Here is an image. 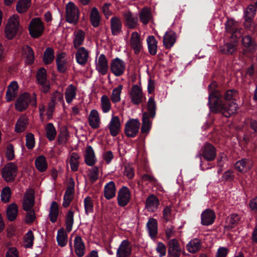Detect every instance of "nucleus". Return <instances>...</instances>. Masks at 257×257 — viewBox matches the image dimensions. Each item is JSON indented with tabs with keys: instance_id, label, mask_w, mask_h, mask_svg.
I'll return each mask as SVG.
<instances>
[{
	"instance_id": "f3484780",
	"label": "nucleus",
	"mask_w": 257,
	"mask_h": 257,
	"mask_svg": "<svg viewBox=\"0 0 257 257\" xmlns=\"http://www.w3.org/2000/svg\"><path fill=\"white\" fill-rule=\"evenodd\" d=\"M131 198V193L129 189L123 186L118 192L117 203L121 207L125 206L130 202Z\"/></svg>"
},
{
	"instance_id": "7c9ffc66",
	"label": "nucleus",
	"mask_w": 257,
	"mask_h": 257,
	"mask_svg": "<svg viewBox=\"0 0 257 257\" xmlns=\"http://www.w3.org/2000/svg\"><path fill=\"white\" fill-rule=\"evenodd\" d=\"M28 124V118L26 115H21L15 125V131L17 133H22L25 131Z\"/></svg>"
},
{
	"instance_id": "6e6d98bb",
	"label": "nucleus",
	"mask_w": 257,
	"mask_h": 257,
	"mask_svg": "<svg viewBox=\"0 0 257 257\" xmlns=\"http://www.w3.org/2000/svg\"><path fill=\"white\" fill-rule=\"evenodd\" d=\"M23 55L25 58V61L27 64L30 65L33 63L35 56L33 49H23Z\"/></svg>"
},
{
	"instance_id": "13d9d810",
	"label": "nucleus",
	"mask_w": 257,
	"mask_h": 257,
	"mask_svg": "<svg viewBox=\"0 0 257 257\" xmlns=\"http://www.w3.org/2000/svg\"><path fill=\"white\" fill-rule=\"evenodd\" d=\"M89 180L91 183H94L98 178L99 170L97 167H93L89 170L88 174Z\"/></svg>"
},
{
	"instance_id": "338daca9",
	"label": "nucleus",
	"mask_w": 257,
	"mask_h": 257,
	"mask_svg": "<svg viewBox=\"0 0 257 257\" xmlns=\"http://www.w3.org/2000/svg\"><path fill=\"white\" fill-rule=\"evenodd\" d=\"M256 8L255 6L250 5L248 6L245 11V16L246 17V22H249L251 18H252L255 14Z\"/></svg>"
},
{
	"instance_id": "9b49d317",
	"label": "nucleus",
	"mask_w": 257,
	"mask_h": 257,
	"mask_svg": "<svg viewBox=\"0 0 257 257\" xmlns=\"http://www.w3.org/2000/svg\"><path fill=\"white\" fill-rule=\"evenodd\" d=\"M169 257H180L181 253L180 244L176 238L169 239L167 242Z\"/></svg>"
},
{
	"instance_id": "423d86ee",
	"label": "nucleus",
	"mask_w": 257,
	"mask_h": 257,
	"mask_svg": "<svg viewBox=\"0 0 257 257\" xmlns=\"http://www.w3.org/2000/svg\"><path fill=\"white\" fill-rule=\"evenodd\" d=\"M79 18L78 8L72 2H69L66 7V20L69 23L76 24Z\"/></svg>"
},
{
	"instance_id": "ea45409f",
	"label": "nucleus",
	"mask_w": 257,
	"mask_h": 257,
	"mask_svg": "<svg viewBox=\"0 0 257 257\" xmlns=\"http://www.w3.org/2000/svg\"><path fill=\"white\" fill-rule=\"evenodd\" d=\"M46 136L47 138L50 141H53L56 136L57 132L52 123H47L45 127Z\"/></svg>"
},
{
	"instance_id": "a18cd8bd",
	"label": "nucleus",
	"mask_w": 257,
	"mask_h": 257,
	"mask_svg": "<svg viewBox=\"0 0 257 257\" xmlns=\"http://www.w3.org/2000/svg\"><path fill=\"white\" fill-rule=\"evenodd\" d=\"M74 223V211L70 210L68 211L65 217V226L67 232L72 230Z\"/></svg>"
},
{
	"instance_id": "4468645a",
	"label": "nucleus",
	"mask_w": 257,
	"mask_h": 257,
	"mask_svg": "<svg viewBox=\"0 0 257 257\" xmlns=\"http://www.w3.org/2000/svg\"><path fill=\"white\" fill-rule=\"evenodd\" d=\"M34 190L33 189H28L26 191L23 197L22 202L23 209L26 211L31 210L34 205Z\"/></svg>"
},
{
	"instance_id": "c9c22d12",
	"label": "nucleus",
	"mask_w": 257,
	"mask_h": 257,
	"mask_svg": "<svg viewBox=\"0 0 257 257\" xmlns=\"http://www.w3.org/2000/svg\"><path fill=\"white\" fill-rule=\"evenodd\" d=\"M76 87L73 84H70L66 88L65 92V96L66 102L70 103L76 95Z\"/></svg>"
},
{
	"instance_id": "412c9836",
	"label": "nucleus",
	"mask_w": 257,
	"mask_h": 257,
	"mask_svg": "<svg viewBox=\"0 0 257 257\" xmlns=\"http://www.w3.org/2000/svg\"><path fill=\"white\" fill-rule=\"evenodd\" d=\"M108 63L104 54H101L96 61V69L102 75L106 74L108 70Z\"/></svg>"
},
{
	"instance_id": "0eeeda50",
	"label": "nucleus",
	"mask_w": 257,
	"mask_h": 257,
	"mask_svg": "<svg viewBox=\"0 0 257 257\" xmlns=\"http://www.w3.org/2000/svg\"><path fill=\"white\" fill-rule=\"evenodd\" d=\"M29 29L30 34L32 37L38 38L44 32V24L39 18H34L31 21Z\"/></svg>"
},
{
	"instance_id": "c03bdc74",
	"label": "nucleus",
	"mask_w": 257,
	"mask_h": 257,
	"mask_svg": "<svg viewBox=\"0 0 257 257\" xmlns=\"http://www.w3.org/2000/svg\"><path fill=\"white\" fill-rule=\"evenodd\" d=\"M100 105L102 111L104 113L108 112L111 108L109 98L106 95H103L100 99Z\"/></svg>"
},
{
	"instance_id": "bb28decb",
	"label": "nucleus",
	"mask_w": 257,
	"mask_h": 257,
	"mask_svg": "<svg viewBox=\"0 0 257 257\" xmlns=\"http://www.w3.org/2000/svg\"><path fill=\"white\" fill-rule=\"evenodd\" d=\"M84 158L85 162L88 166H93L95 164L96 159L94 152L90 146L86 147Z\"/></svg>"
},
{
	"instance_id": "473e14b6",
	"label": "nucleus",
	"mask_w": 257,
	"mask_h": 257,
	"mask_svg": "<svg viewBox=\"0 0 257 257\" xmlns=\"http://www.w3.org/2000/svg\"><path fill=\"white\" fill-rule=\"evenodd\" d=\"M18 208L17 205L15 203L10 204L7 209V216L9 221H14L17 217Z\"/></svg>"
},
{
	"instance_id": "dca6fc26",
	"label": "nucleus",
	"mask_w": 257,
	"mask_h": 257,
	"mask_svg": "<svg viewBox=\"0 0 257 257\" xmlns=\"http://www.w3.org/2000/svg\"><path fill=\"white\" fill-rule=\"evenodd\" d=\"M74 181L72 178L70 179V184L67 187L63 197L62 205L64 208L68 207L74 198Z\"/></svg>"
},
{
	"instance_id": "e433bc0d",
	"label": "nucleus",
	"mask_w": 257,
	"mask_h": 257,
	"mask_svg": "<svg viewBox=\"0 0 257 257\" xmlns=\"http://www.w3.org/2000/svg\"><path fill=\"white\" fill-rule=\"evenodd\" d=\"M35 164L36 168L40 172H45L47 169V162L45 157L44 156H40L37 158Z\"/></svg>"
},
{
	"instance_id": "5701e85b",
	"label": "nucleus",
	"mask_w": 257,
	"mask_h": 257,
	"mask_svg": "<svg viewBox=\"0 0 257 257\" xmlns=\"http://www.w3.org/2000/svg\"><path fill=\"white\" fill-rule=\"evenodd\" d=\"M74 251L78 257H82L85 254V245L81 236H77L74 240Z\"/></svg>"
},
{
	"instance_id": "a878e982",
	"label": "nucleus",
	"mask_w": 257,
	"mask_h": 257,
	"mask_svg": "<svg viewBox=\"0 0 257 257\" xmlns=\"http://www.w3.org/2000/svg\"><path fill=\"white\" fill-rule=\"evenodd\" d=\"M77 62L82 66L85 65L89 59V52L86 49H78L76 54Z\"/></svg>"
},
{
	"instance_id": "b1692460",
	"label": "nucleus",
	"mask_w": 257,
	"mask_h": 257,
	"mask_svg": "<svg viewBox=\"0 0 257 257\" xmlns=\"http://www.w3.org/2000/svg\"><path fill=\"white\" fill-rule=\"evenodd\" d=\"M125 25L130 28H135L138 25V19L137 16H133L130 11H126L123 13Z\"/></svg>"
},
{
	"instance_id": "6ab92c4d",
	"label": "nucleus",
	"mask_w": 257,
	"mask_h": 257,
	"mask_svg": "<svg viewBox=\"0 0 257 257\" xmlns=\"http://www.w3.org/2000/svg\"><path fill=\"white\" fill-rule=\"evenodd\" d=\"M202 247V241L198 238L191 239L186 244V249L191 253L199 251Z\"/></svg>"
},
{
	"instance_id": "4d7b16f0",
	"label": "nucleus",
	"mask_w": 257,
	"mask_h": 257,
	"mask_svg": "<svg viewBox=\"0 0 257 257\" xmlns=\"http://www.w3.org/2000/svg\"><path fill=\"white\" fill-rule=\"evenodd\" d=\"M85 212L86 214L92 213L93 211V203L91 198L89 196L84 199Z\"/></svg>"
},
{
	"instance_id": "a19ab883",
	"label": "nucleus",
	"mask_w": 257,
	"mask_h": 257,
	"mask_svg": "<svg viewBox=\"0 0 257 257\" xmlns=\"http://www.w3.org/2000/svg\"><path fill=\"white\" fill-rule=\"evenodd\" d=\"M57 241L60 246H65L67 242V234L63 228L58 229L57 235Z\"/></svg>"
},
{
	"instance_id": "09e8293b",
	"label": "nucleus",
	"mask_w": 257,
	"mask_h": 257,
	"mask_svg": "<svg viewBox=\"0 0 257 257\" xmlns=\"http://www.w3.org/2000/svg\"><path fill=\"white\" fill-rule=\"evenodd\" d=\"M130 42L133 48H141L142 47L140 36L136 32L132 34Z\"/></svg>"
},
{
	"instance_id": "20e7f679",
	"label": "nucleus",
	"mask_w": 257,
	"mask_h": 257,
	"mask_svg": "<svg viewBox=\"0 0 257 257\" xmlns=\"http://www.w3.org/2000/svg\"><path fill=\"white\" fill-rule=\"evenodd\" d=\"M20 27L19 16L14 15L10 17L5 28L6 37L9 39H13L17 34Z\"/></svg>"
},
{
	"instance_id": "f257e3e1",
	"label": "nucleus",
	"mask_w": 257,
	"mask_h": 257,
	"mask_svg": "<svg viewBox=\"0 0 257 257\" xmlns=\"http://www.w3.org/2000/svg\"><path fill=\"white\" fill-rule=\"evenodd\" d=\"M221 95L218 92L213 91L208 97V103L212 111L221 112L224 116L228 117L235 114L238 108L237 104L233 102L223 103Z\"/></svg>"
},
{
	"instance_id": "5fc2aeb1",
	"label": "nucleus",
	"mask_w": 257,
	"mask_h": 257,
	"mask_svg": "<svg viewBox=\"0 0 257 257\" xmlns=\"http://www.w3.org/2000/svg\"><path fill=\"white\" fill-rule=\"evenodd\" d=\"M151 18L150 11L148 8H144L140 13V19L142 23L146 25Z\"/></svg>"
},
{
	"instance_id": "f704fd0d",
	"label": "nucleus",
	"mask_w": 257,
	"mask_h": 257,
	"mask_svg": "<svg viewBox=\"0 0 257 257\" xmlns=\"http://www.w3.org/2000/svg\"><path fill=\"white\" fill-rule=\"evenodd\" d=\"M79 159L80 156L77 153L73 152L70 155L68 161L72 171L75 172L78 170L79 166Z\"/></svg>"
},
{
	"instance_id": "603ef678",
	"label": "nucleus",
	"mask_w": 257,
	"mask_h": 257,
	"mask_svg": "<svg viewBox=\"0 0 257 257\" xmlns=\"http://www.w3.org/2000/svg\"><path fill=\"white\" fill-rule=\"evenodd\" d=\"M31 0H19L17 5V10L20 13L26 12L30 7Z\"/></svg>"
},
{
	"instance_id": "aec40b11",
	"label": "nucleus",
	"mask_w": 257,
	"mask_h": 257,
	"mask_svg": "<svg viewBox=\"0 0 257 257\" xmlns=\"http://www.w3.org/2000/svg\"><path fill=\"white\" fill-rule=\"evenodd\" d=\"M201 223L204 225H209L212 224L215 219L214 212L210 209L205 210L201 214Z\"/></svg>"
},
{
	"instance_id": "6e6552de",
	"label": "nucleus",
	"mask_w": 257,
	"mask_h": 257,
	"mask_svg": "<svg viewBox=\"0 0 257 257\" xmlns=\"http://www.w3.org/2000/svg\"><path fill=\"white\" fill-rule=\"evenodd\" d=\"M140 122L138 119H130L125 123L124 133L127 137L134 138L138 132L140 127Z\"/></svg>"
},
{
	"instance_id": "49530a36",
	"label": "nucleus",
	"mask_w": 257,
	"mask_h": 257,
	"mask_svg": "<svg viewBox=\"0 0 257 257\" xmlns=\"http://www.w3.org/2000/svg\"><path fill=\"white\" fill-rule=\"evenodd\" d=\"M84 38L85 33L83 31L79 30L74 33V39L73 42L75 48L82 44Z\"/></svg>"
},
{
	"instance_id": "c756f323",
	"label": "nucleus",
	"mask_w": 257,
	"mask_h": 257,
	"mask_svg": "<svg viewBox=\"0 0 257 257\" xmlns=\"http://www.w3.org/2000/svg\"><path fill=\"white\" fill-rule=\"evenodd\" d=\"M151 117L148 112H144L143 114L142 125L141 128L142 134H148L152 126V122L150 120Z\"/></svg>"
},
{
	"instance_id": "39448f33",
	"label": "nucleus",
	"mask_w": 257,
	"mask_h": 257,
	"mask_svg": "<svg viewBox=\"0 0 257 257\" xmlns=\"http://www.w3.org/2000/svg\"><path fill=\"white\" fill-rule=\"evenodd\" d=\"M17 165L13 162L7 163L2 170V177L7 182H13L17 176Z\"/></svg>"
},
{
	"instance_id": "f03ea898",
	"label": "nucleus",
	"mask_w": 257,
	"mask_h": 257,
	"mask_svg": "<svg viewBox=\"0 0 257 257\" xmlns=\"http://www.w3.org/2000/svg\"><path fill=\"white\" fill-rule=\"evenodd\" d=\"M224 26L226 33L230 35V42L227 43V48H234L236 47L244 31L239 23L232 19H228L224 23Z\"/></svg>"
},
{
	"instance_id": "864d4df0",
	"label": "nucleus",
	"mask_w": 257,
	"mask_h": 257,
	"mask_svg": "<svg viewBox=\"0 0 257 257\" xmlns=\"http://www.w3.org/2000/svg\"><path fill=\"white\" fill-rule=\"evenodd\" d=\"M156 108V104L154 100V98L151 97L148 101L147 109L148 112H147L149 113L150 116L152 118H154L155 116Z\"/></svg>"
},
{
	"instance_id": "72a5a7b5",
	"label": "nucleus",
	"mask_w": 257,
	"mask_h": 257,
	"mask_svg": "<svg viewBox=\"0 0 257 257\" xmlns=\"http://www.w3.org/2000/svg\"><path fill=\"white\" fill-rule=\"evenodd\" d=\"M66 54L61 53L57 56L56 62L57 64V70L58 71L64 73L66 70L65 65L66 60L65 59Z\"/></svg>"
},
{
	"instance_id": "58836bf2",
	"label": "nucleus",
	"mask_w": 257,
	"mask_h": 257,
	"mask_svg": "<svg viewBox=\"0 0 257 257\" xmlns=\"http://www.w3.org/2000/svg\"><path fill=\"white\" fill-rule=\"evenodd\" d=\"M111 30L113 35L118 34L121 29V23L120 20L116 17L111 18L110 20Z\"/></svg>"
},
{
	"instance_id": "2eb2a0df",
	"label": "nucleus",
	"mask_w": 257,
	"mask_h": 257,
	"mask_svg": "<svg viewBox=\"0 0 257 257\" xmlns=\"http://www.w3.org/2000/svg\"><path fill=\"white\" fill-rule=\"evenodd\" d=\"M132 247L128 239L123 240L116 251V257H130L132 254Z\"/></svg>"
},
{
	"instance_id": "0e129e2a",
	"label": "nucleus",
	"mask_w": 257,
	"mask_h": 257,
	"mask_svg": "<svg viewBox=\"0 0 257 257\" xmlns=\"http://www.w3.org/2000/svg\"><path fill=\"white\" fill-rule=\"evenodd\" d=\"M1 200L4 203L9 202L11 196V190L9 187H5L1 192Z\"/></svg>"
},
{
	"instance_id": "4be33fe9",
	"label": "nucleus",
	"mask_w": 257,
	"mask_h": 257,
	"mask_svg": "<svg viewBox=\"0 0 257 257\" xmlns=\"http://www.w3.org/2000/svg\"><path fill=\"white\" fill-rule=\"evenodd\" d=\"M159 201L157 197L153 194L150 195L146 200V208L148 211L154 212L158 208Z\"/></svg>"
},
{
	"instance_id": "1a4fd4ad",
	"label": "nucleus",
	"mask_w": 257,
	"mask_h": 257,
	"mask_svg": "<svg viewBox=\"0 0 257 257\" xmlns=\"http://www.w3.org/2000/svg\"><path fill=\"white\" fill-rule=\"evenodd\" d=\"M125 67V62L118 58L113 59L110 62V71L116 77L120 76L123 74Z\"/></svg>"
},
{
	"instance_id": "9d476101",
	"label": "nucleus",
	"mask_w": 257,
	"mask_h": 257,
	"mask_svg": "<svg viewBox=\"0 0 257 257\" xmlns=\"http://www.w3.org/2000/svg\"><path fill=\"white\" fill-rule=\"evenodd\" d=\"M131 102L136 105L140 104L145 99L142 88L138 85H134L130 93Z\"/></svg>"
},
{
	"instance_id": "4c0bfd02",
	"label": "nucleus",
	"mask_w": 257,
	"mask_h": 257,
	"mask_svg": "<svg viewBox=\"0 0 257 257\" xmlns=\"http://www.w3.org/2000/svg\"><path fill=\"white\" fill-rule=\"evenodd\" d=\"M90 19L91 24L94 27H97L99 25L100 16L98 10L95 7L93 8L91 11Z\"/></svg>"
},
{
	"instance_id": "052dcab7",
	"label": "nucleus",
	"mask_w": 257,
	"mask_h": 257,
	"mask_svg": "<svg viewBox=\"0 0 257 257\" xmlns=\"http://www.w3.org/2000/svg\"><path fill=\"white\" fill-rule=\"evenodd\" d=\"M6 157L9 161H11L15 158V149L14 146L9 143L7 145L6 148Z\"/></svg>"
},
{
	"instance_id": "e2e57ef3",
	"label": "nucleus",
	"mask_w": 257,
	"mask_h": 257,
	"mask_svg": "<svg viewBox=\"0 0 257 257\" xmlns=\"http://www.w3.org/2000/svg\"><path fill=\"white\" fill-rule=\"evenodd\" d=\"M37 82H41L48 80L47 79V71L44 68H41L37 72L36 74Z\"/></svg>"
},
{
	"instance_id": "680f3d73",
	"label": "nucleus",
	"mask_w": 257,
	"mask_h": 257,
	"mask_svg": "<svg viewBox=\"0 0 257 257\" xmlns=\"http://www.w3.org/2000/svg\"><path fill=\"white\" fill-rule=\"evenodd\" d=\"M34 236L33 232L30 230L24 238V246L26 248L31 247L33 244Z\"/></svg>"
},
{
	"instance_id": "7ed1b4c3",
	"label": "nucleus",
	"mask_w": 257,
	"mask_h": 257,
	"mask_svg": "<svg viewBox=\"0 0 257 257\" xmlns=\"http://www.w3.org/2000/svg\"><path fill=\"white\" fill-rule=\"evenodd\" d=\"M29 103L34 107L37 106V95L35 93L31 95L28 92H24L17 98L15 108L18 111H23L28 108Z\"/></svg>"
},
{
	"instance_id": "ddd939ff",
	"label": "nucleus",
	"mask_w": 257,
	"mask_h": 257,
	"mask_svg": "<svg viewBox=\"0 0 257 257\" xmlns=\"http://www.w3.org/2000/svg\"><path fill=\"white\" fill-rule=\"evenodd\" d=\"M107 127L111 136H117L121 131V122L119 117L112 115Z\"/></svg>"
},
{
	"instance_id": "de8ad7c7",
	"label": "nucleus",
	"mask_w": 257,
	"mask_h": 257,
	"mask_svg": "<svg viewBox=\"0 0 257 257\" xmlns=\"http://www.w3.org/2000/svg\"><path fill=\"white\" fill-rule=\"evenodd\" d=\"M241 43L246 48H255L257 46L255 40L248 35L242 37Z\"/></svg>"
},
{
	"instance_id": "2f4dec72",
	"label": "nucleus",
	"mask_w": 257,
	"mask_h": 257,
	"mask_svg": "<svg viewBox=\"0 0 257 257\" xmlns=\"http://www.w3.org/2000/svg\"><path fill=\"white\" fill-rule=\"evenodd\" d=\"M59 214V206L56 201H53L50 207L49 217L52 223L56 222Z\"/></svg>"
},
{
	"instance_id": "c85d7f7f",
	"label": "nucleus",
	"mask_w": 257,
	"mask_h": 257,
	"mask_svg": "<svg viewBox=\"0 0 257 257\" xmlns=\"http://www.w3.org/2000/svg\"><path fill=\"white\" fill-rule=\"evenodd\" d=\"M252 163L249 160L242 159L236 162L235 168L238 171L245 172L250 169Z\"/></svg>"
},
{
	"instance_id": "f8f14e48",
	"label": "nucleus",
	"mask_w": 257,
	"mask_h": 257,
	"mask_svg": "<svg viewBox=\"0 0 257 257\" xmlns=\"http://www.w3.org/2000/svg\"><path fill=\"white\" fill-rule=\"evenodd\" d=\"M201 152L199 156H202L207 161L214 160L216 156V149L210 143H206L202 147Z\"/></svg>"
},
{
	"instance_id": "bf43d9fd",
	"label": "nucleus",
	"mask_w": 257,
	"mask_h": 257,
	"mask_svg": "<svg viewBox=\"0 0 257 257\" xmlns=\"http://www.w3.org/2000/svg\"><path fill=\"white\" fill-rule=\"evenodd\" d=\"M238 97V92L235 89L228 90L224 95V99L226 101H235Z\"/></svg>"
},
{
	"instance_id": "a211bd4d",
	"label": "nucleus",
	"mask_w": 257,
	"mask_h": 257,
	"mask_svg": "<svg viewBox=\"0 0 257 257\" xmlns=\"http://www.w3.org/2000/svg\"><path fill=\"white\" fill-rule=\"evenodd\" d=\"M88 122L90 126L93 129H97L99 127L101 119L97 110L92 109L90 111L88 116Z\"/></svg>"
},
{
	"instance_id": "8fccbe9b",
	"label": "nucleus",
	"mask_w": 257,
	"mask_h": 257,
	"mask_svg": "<svg viewBox=\"0 0 257 257\" xmlns=\"http://www.w3.org/2000/svg\"><path fill=\"white\" fill-rule=\"evenodd\" d=\"M240 217L237 214H231L227 218L228 224L226 226L228 229L236 226L240 220Z\"/></svg>"
},
{
	"instance_id": "3c124183",
	"label": "nucleus",
	"mask_w": 257,
	"mask_h": 257,
	"mask_svg": "<svg viewBox=\"0 0 257 257\" xmlns=\"http://www.w3.org/2000/svg\"><path fill=\"white\" fill-rule=\"evenodd\" d=\"M122 89V85H119L117 87L113 89L111 95V100L114 103L120 101V94Z\"/></svg>"
},
{
	"instance_id": "774afa93",
	"label": "nucleus",
	"mask_w": 257,
	"mask_h": 257,
	"mask_svg": "<svg viewBox=\"0 0 257 257\" xmlns=\"http://www.w3.org/2000/svg\"><path fill=\"white\" fill-rule=\"evenodd\" d=\"M26 145L28 149L31 150L35 146V139L34 135L32 133H28L26 136Z\"/></svg>"
},
{
	"instance_id": "393cba45",
	"label": "nucleus",
	"mask_w": 257,
	"mask_h": 257,
	"mask_svg": "<svg viewBox=\"0 0 257 257\" xmlns=\"http://www.w3.org/2000/svg\"><path fill=\"white\" fill-rule=\"evenodd\" d=\"M116 194V187L113 181H110L107 183L104 188V196L107 199L110 200L115 197Z\"/></svg>"
},
{
	"instance_id": "69168bd1",
	"label": "nucleus",
	"mask_w": 257,
	"mask_h": 257,
	"mask_svg": "<svg viewBox=\"0 0 257 257\" xmlns=\"http://www.w3.org/2000/svg\"><path fill=\"white\" fill-rule=\"evenodd\" d=\"M50 100L56 103L59 102L64 104L63 94L56 90L51 94Z\"/></svg>"
},
{
	"instance_id": "79ce46f5",
	"label": "nucleus",
	"mask_w": 257,
	"mask_h": 257,
	"mask_svg": "<svg viewBox=\"0 0 257 257\" xmlns=\"http://www.w3.org/2000/svg\"><path fill=\"white\" fill-rule=\"evenodd\" d=\"M147 227L150 235L152 237H155L158 233L157 220L154 218H150L147 223Z\"/></svg>"
},
{
	"instance_id": "cd10ccee",
	"label": "nucleus",
	"mask_w": 257,
	"mask_h": 257,
	"mask_svg": "<svg viewBox=\"0 0 257 257\" xmlns=\"http://www.w3.org/2000/svg\"><path fill=\"white\" fill-rule=\"evenodd\" d=\"M176 35L172 31H167L163 37V44L166 48L172 47L176 42Z\"/></svg>"
},
{
	"instance_id": "37998d69",
	"label": "nucleus",
	"mask_w": 257,
	"mask_h": 257,
	"mask_svg": "<svg viewBox=\"0 0 257 257\" xmlns=\"http://www.w3.org/2000/svg\"><path fill=\"white\" fill-rule=\"evenodd\" d=\"M55 58L53 49H46L43 56V61L45 65L51 64Z\"/></svg>"
}]
</instances>
